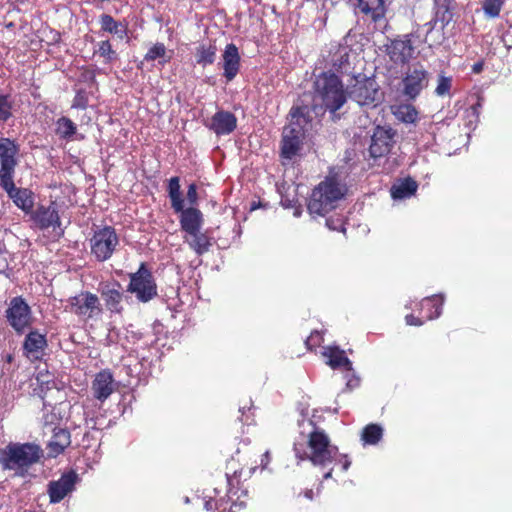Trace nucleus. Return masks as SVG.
Wrapping results in <instances>:
<instances>
[{"instance_id": "nucleus-45", "label": "nucleus", "mask_w": 512, "mask_h": 512, "mask_svg": "<svg viewBox=\"0 0 512 512\" xmlns=\"http://www.w3.org/2000/svg\"><path fill=\"white\" fill-rule=\"evenodd\" d=\"M186 199H187L188 203L190 204V207H194V205L197 204L198 193H197V186L195 183H191L188 186Z\"/></svg>"}, {"instance_id": "nucleus-42", "label": "nucleus", "mask_w": 512, "mask_h": 512, "mask_svg": "<svg viewBox=\"0 0 512 512\" xmlns=\"http://www.w3.org/2000/svg\"><path fill=\"white\" fill-rule=\"evenodd\" d=\"M241 473H242V470H235L233 472L232 475H230L229 473H226V478H227V484H228V495L229 496H234L237 494V491L235 490L236 489V484L238 485L239 484V478L241 476Z\"/></svg>"}, {"instance_id": "nucleus-29", "label": "nucleus", "mask_w": 512, "mask_h": 512, "mask_svg": "<svg viewBox=\"0 0 512 512\" xmlns=\"http://www.w3.org/2000/svg\"><path fill=\"white\" fill-rule=\"evenodd\" d=\"M418 188L415 180L407 178L391 188V196L393 199H406L413 196Z\"/></svg>"}, {"instance_id": "nucleus-17", "label": "nucleus", "mask_w": 512, "mask_h": 512, "mask_svg": "<svg viewBox=\"0 0 512 512\" xmlns=\"http://www.w3.org/2000/svg\"><path fill=\"white\" fill-rule=\"evenodd\" d=\"M0 185L19 209L26 214L32 212L34 207V193L30 189L17 188L14 184V178L0 182Z\"/></svg>"}, {"instance_id": "nucleus-19", "label": "nucleus", "mask_w": 512, "mask_h": 512, "mask_svg": "<svg viewBox=\"0 0 512 512\" xmlns=\"http://www.w3.org/2000/svg\"><path fill=\"white\" fill-rule=\"evenodd\" d=\"M206 126L217 136L228 135L236 129L237 118L229 111L220 110L212 116Z\"/></svg>"}, {"instance_id": "nucleus-1", "label": "nucleus", "mask_w": 512, "mask_h": 512, "mask_svg": "<svg viewBox=\"0 0 512 512\" xmlns=\"http://www.w3.org/2000/svg\"><path fill=\"white\" fill-rule=\"evenodd\" d=\"M303 419L298 421L300 436L294 442V452L299 460H309L319 468H325L340 463L343 471L351 465L346 454H341L336 445L330 443L324 430L318 428L313 421Z\"/></svg>"}, {"instance_id": "nucleus-8", "label": "nucleus", "mask_w": 512, "mask_h": 512, "mask_svg": "<svg viewBox=\"0 0 512 512\" xmlns=\"http://www.w3.org/2000/svg\"><path fill=\"white\" fill-rule=\"evenodd\" d=\"M7 323L17 334H23L33 324L32 309L22 296L10 299L5 310Z\"/></svg>"}, {"instance_id": "nucleus-41", "label": "nucleus", "mask_w": 512, "mask_h": 512, "mask_svg": "<svg viewBox=\"0 0 512 512\" xmlns=\"http://www.w3.org/2000/svg\"><path fill=\"white\" fill-rule=\"evenodd\" d=\"M88 102L87 92L85 90H78L74 96L71 108L84 110L88 107Z\"/></svg>"}, {"instance_id": "nucleus-22", "label": "nucleus", "mask_w": 512, "mask_h": 512, "mask_svg": "<svg viewBox=\"0 0 512 512\" xmlns=\"http://www.w3.org/2000/svg\"><path fill=\"white\" fill-rule=\"evenodd\" d=\"M93 395L96 399L103 402L114 391V379L110 371L102 370L96 374L92 383Z\"/></svg>"}, {"instance_id": "nucleus-20", "label": "nucleus", "mask_w": 512, "mask_h": 512, "mask_svg": "<svg viewBox=\"0 0 512 512\" xmlns=\"http://www.w3.org/2000/svg\"><path fill=\"white\" fill-rule=\"evenodd\" d=\"M33 219L40 229H48L52 227L53 230H56V228H58V231H56V234L58 236H61L64 233L60 227L61 222L58 211L53 205L48 207H39L35 211Z\"/></svg>"}, {"instance_id": "nucleus-49", "label": "nucleus", "mask_w": 512, "mask_h": 512, "mask_svg": "<svg viewBox=\"0 0 512 512\" xmlns=\"http://www.w3.org/2000/svg\"><path fill=\"white\" fill-rule=\"evenodd\" d=\"M217 504L218 502L213 500V499H209V500H206L205 503H204V508L207 510V511H211L213 510L215 507H217Z\"/></svg>"}, {"instance_id": "nucleus-53", "label": "nucleus", "mask_w": 512, "mask_h": 512, "mask_svg": "<svg viewBox=\"0 0 512 512\" xmlns=\"http://www.w3.org/2000/svg\"><path fill=\"white\" fill-rule=\"evenodd\" d=\"M321 469L326 470L323 475L324 479H329L332 477L333 465Z\"/></svg>"}, {"instance_id": "nucleus-25", "label": "nucleus", "mask_w": 512, "mask_h": 512, "mask_svg": "<svg viewBox=\"0 0 512 512\" xmlns=\"http://www.w3.org/2000/svg\"><path fill=\"white\" fill-rule=\"evenodd\" d=\"M444 303L443 295H434L426 297L421 301V314L424 320H433L442 313Z\"/></svg>"}, {"instance_id": "nucleus-21", "label": "nucleus", "mask_w": 512, "mask_h": 512, "mask_svg": "<svg viewBox=\"0 0 512 512\" xmlns=\"http://www.w3.org/2000/svg\"><path fill=\"white\" fill-rule=\"evenodd\" d=\"M222 59L223 76L227 82H230L237 76L240 69V54L237 46L233 43L227 44L222 54Z\"/></svg>"}, {"instance_id": "nucleus-54", "label": "nucleus", "mask_w": 512, "mask_h": 512, "mask_svg": "<svg viewBox=\"0 0 512 512\" xmlns=\"http://www.w3.org/2000/svg\"><path fill=\"white\" fill-rule=\"evenodd\" d=\"M304 497L309 499V500H312L314 498V492L312 489H307L304 491Z\"/></svg>"}, {"instance_id": "nucleus-48", "label": "nucleus", "mask_w": 512, "mask_h": 512, "mask_svg": "<svg viewBox=\"0 0 512 512\" xmlns=\"http://www.w3.org/2000/svg\"><path fill=\"white\" fill-rule=\"evenodd\" d=\"M326 225L331 230H338V227H340L341 231L345 232V228L343 227V224L339 223L338 225H336L335 221L332 220V219H327L326 220Z\"/></svg>"}, {"instance_id": "nucleus-11", "label": "nucleus", "mask_w": 512, "mask_h": 512, "mask_svg": "<svg viewBox=\"0 0 512 512\" xmlns=\"http://www.w3.org/2000/svg\"><path fill=\"white\" fill-rule=\"evenodd\" d=\"M69 311L79 318L87 321L96 318L102 313V306L96 294L82 291L68 299Z\"/></svg>"}, {"instance_id": "nucleus-2", "label": "nucleus", "mask_w": 512, "mask_h": 512, "mask_svg": "<svg viewBox=\"0 0 512 512\" xmlns=\"http://www.w3.org/2000/svg\"><path fill=\"white\" fill-rule=\"evenodd\" d=\"M348 90L343 87L341 79L334 73L323 72L314 82V110L318 107L329 111L333 116L346 103Z\"/></svg>"}, {"instance_id": "nucleus-40", "label": "nucleus", "mask_w": 512, "mask_h": 512, "mask_svg": "<svg viewBox=\"0 0 512 512\" xmlns=\"http://www.w3.org/2000/svg\"><path fill=\"white\" fill-rule=\"evenodd\" d=\"M451 88L452 78L442 74L439 75L437 86L435 88V94L439 97L449 96Z\"/></svg>"}, {"instance_id": "nucleus-38", "label": "nucleus", "mask_w": 512, "mask_h": 512, "mask_svg": "<svg viewBox=\"0 0 512 512\" xmlns=\"http://www.w3.org/2000/svg\"><path fill=\"white\" fill-rule=\"evenodd\" d=\"M451 18L452 13L447 7L439 8L435 14V18L425 24L427 27V33L431 32L438 22H441L442 28H444L450 22Z\"/></svg>"}, {"instance_id": "nucleus-37", "label": "nucleus", "mask_w": 512, "mask_h": 512, "mask_svg": "<svg viewBox=\"0 0 512 512\" xmlns=\"http://www.w3.org/2000/svg\"><path fill=\"white\" fill-rule=\"evenodd\" d=\"M96 53L104 59L106 64H110L118 59L116 51L112 48L108 40L100 41Z\"/></svg>"}, {"instance_id": "nucleus-13", "label": "nucleus", "mask_w": 512, "mask_h": 512, "mask_svg": "<svg viewBox=\"0 0 512 512\" xmlns=\"http://www.w3.org/2000/svg\"><path fill=\"white\" fill-rule=\"evenodd\" d=\"M397 132L390 126H376L371 135L369 153L373 158L388 155L396 143Z\"/></svg>"}, {"instance_id": "nucleus-9", "label": "nucleus", "mask_w": 512, "mask_h": 512, "mask_svg": "<svg viewBox=\"0 0 512 512\" xmlns=\"http://www.w3.org/2000/svg\"><path fill=\"white\" fill-rule=\"evenodd\" d=\"M348 97L361 107H375L382 100L379 86L371 77L356 78L355 83L348 87Z\"/></svg>"}, {"instance_id": "nucleus-39", "label": "nucleus", "mask_w": 512, "mask_h": 512, "mask_svg": "<svg viewBox=\"0 0 512 512\" xmlns=\"http://www.w3.org/2000/svg\"><path fill=\"white\" fill-rule=\"evenodd\" d=\"M504 0H484L483 11L489 18H496L499 16Z\"/></svg>"}, {"instance_id": "nucleus-47", "label": "nucleus", "mask_w": 512, "mask_h": 512, "mask_svg": "<svg viewBox=\"0 0 512 512\" xmlns=\"http://www.w3.org/2000/svg\"><path fill=\"white\" fill-rule=\"evenodd\" d=\"M405 321H406V324L410 325V326H421V325H423L425 320H421L420 318L415 317L412 314H409V315H406Z\"/></svg>"}, {"instance_id": "nucleus-52", "label": "nucleus", "mask_w": 512, "mask_h": 512, "mask_svg": "<svg viewBox=\"0 0 512 512\" xmlns=\"http://www.w3.org/2000/svg\"><path fill=\"white\" fill-rule=\"evenodd\" d=\"M482 70H483V62H476L472 66V72L475 73V74L480 73Z\"/></svg>"}, {"instance_id": "nucleus-44", "label": "nucleus", "mask_w": 512, "mask_h": 512, "mask_svg": "<svg viewBox=\"0 0 512 512\" xmlns=\"http://www.w3.org/2000/svg\"><path fill=\"white\" fill-rule=\"evenodd\" d=\"M482 108V102L479 98L477 103L473 105L468 111L467 116L468 118H472L469 120V124L477 123L479 119L480 109Z\"/></svg>"}, {"instance_id": "nucleus-36", "label": "nucleus", "mask_w": 512, "mask_h": 512, "mask_svg": "<svg viewBox=\"0 0 512 512\" xmlns=\"http://www.w3.org/2000/svg\"><path fill=\"white\" fill-rule=\"evenodd\" d=\"M14 102L9 94L0 93V121L6 122L13 116Z\"/></svg>"}, {"instance_id": "nucleus-30", "label": "nucleus", "mask_w": 512, "mask_h": 512, "mask_svg": "<svg viewBox=\"0 0 512 512\" xmlns=\"http://www.w3.org/2000/svg\"><path fill=\"white\" fill-rule=\"evenodd\" d=\"M358 7L363 13L370 14L375 22L385 14L383 0H358Z\"/></svg>"}, {"instance_id": "nucleus-28", "label": "nucleus", "mask_w": 512, "mask_h": 512, "mask_svg": "<svg viewBox=\"0 0 512 512\" xmlns=\"http://www.w3.org/2000/svg\"><path fill=\"white\" fill-rule=\"evenodd\" d=\"M185 242L188 243L190 248L194 250L197 255H203L211 246L209 237L201 232V230L188 234L187 237H185Z\"/></svg>"}, {"instance_id": "nucleus-4", "label": "nucleus", "mask_w": 512, "mask_h": 512, "mask_svg": "<svg viewBox=\"0 0 512 512\" xmlns=\"http://www.w3.org/2000/svg\"><path fill=\"white\" fill-rule=\"evenodd\" d=\"M290 116V124L283 131L281 147V155L286 159H292L299 152L306 126L311 121L307 106L293 107Z\"/></svg>"}, {"instance_id": "nucleus-50", "label": "nucleus", "mask_w": 512, "mask_h": 512, "mask_svg": "<svg viewBox=\"0 0 512 512\" xmlns=\"http://www.w3.org/2000/svg\"><path fill=\"white\" fill-rule=\"evenodd\" d=\"M269 462H270V453H269V451H266L262 455V458H261L262 469H265L267 467V465L269 464Z\"/></svg>"}, {"instance_id": "nucleus-26", "label": "nucleus", "mask_w": 512, "mask_h": 512, "mask_svg": "<svg viewBox=\"0 0 512 512\" xmlns=\"http://www.w3.org/2000/svg\"><path fill=\"white\" fill-rule=\"evenodd\" d=\"M71 443L70 432L64 428H54L51 440L48 443L49 453L52 456L61 454Z\"/></svg>"}, {"instance_id": "nucleus-16", "label": "nucleus", "mask_w": 512, "mask_h": 512, "mask_svg": "<svg viewBox=\"0 0 512 512\" xmlns=\"http://www.w3.org/2000/svg\"><path fill=\"white\" fill-rule=\"evenodd\" d=\"M104 304L111 313L120 314L123 311V289L122 285L116 281L101 282L98 286Z\"/></svg>"}, {"instance_id": "nucleus-43", "label": "nucleus", "mask_w": 512, "mask_h": 512, "mask_svg": "<svg viewBox=\"0 0 512 512\" xmlns=\"http://www.w3.org/2000/svg\"><path fill=\"white\" fill-rule=\"evenodd\" d=\"M323 341V337L321 333L317 330L311 332L309 337L306 339L305 344L308 347V349H313L318 347L321 342Z\"/></svg>"}, {"instance_id": "nucleus-24", "label": "nucleus", "mask_w": 512, "mask_h": 512, "mask_svg": "<svg viewBox=\"0 0 512 512\" xmlns=\"http://www.w3.org/2000/svg\"><path fill=\"white\" fill-rule=\"evenodd\" d=\"M47 345L45 335L37 330L30 331L24 340L23 350L27 357L38 358Z\"/></svg>"}, {"instance_id": "nucleus-18", "label": "nucleus", "mask_w": 512, "mask_h": 512, "mask_svg": "<svg viewBox=\"0 0 512 512\" xmlns=\"http://www.w3.org/2000/svg\"><path fill=\"white\" fill-rule=\"evenodd\" d=\"M78 475L74 471H69L61 475L58 480L50 481L47 488L50 503L61 502L68 494L75 489Z\"/></svg>"}, {"instance_id": "nucleus-10", "label": "nucleus", "mask_w": 512, "mask_h": 512, "mask_svg": "<svg viewBox=\"0 0 512 512\" xmlns=\"http://www.w3.org/2000/svg\"><path fill=\"white\" fill-rule=\"evenodd\" d=\"M118 245L119 237L111 226L95 230L90 239L91 253L100 262L110 259Z\"/></svg>"}, {"instance_id": "nucleus-6", "label": "nucleus", "mask_w": 512, "mask_h": 512, "mask_svg": "<svg viewBox=\"0 0 512 512\" xmlns=\"http://www.w3.org/2000/svg\"><path fill=\"white\" fill-rule=\"evenodd\" d=\"M344 196L340 184L332 178H326L312 191L307 208L310 214L324 216L336 208L337 202Z\"/></svg>"}, {"instance_id": "nucleus-56", "label": "nucleus", "mask_w": 512, "mask_h": 512, "mask_svg": "<svg viewBox=\"0 0 512 512\" xmlns=\"http://www.w3.org/2000/svg\"><path fill=\"white\" fill-rule=\"evenodd\" d=\"M237 506H238L237 504L232 505V506L230 507V512H236V511L234 510V508H235V507H237Z\"/></svg>"}, {"instance_id": "nucleus-55", "label": "nucleus", "mask_w": 512, "mask_h": 512, "mask_svg": "<svg viewBox=\"0 0 512 512\" xmlns=\"http://www.w3.org/2000/svg\"><path fill=\"white\" fill-rule=\"evenodd\" d=\"M301 213H302L301 208H300V207H295V209H294V213H293V214H294V216H295V217H299V216H301Z\"/></svg>"}, {"instance_id": "nucleus-31", "label": "nucleus", "mask_w": 512, "mask_h": 512, "mask_svg": "<svg viewBox=\"0 0 512 512\" xmlns=\"http://www.w3.org/2000/svg\"><path fill=\"white\" fill-rule=\"evenodd\" d=\"M396 119L405 124H413L418 119V111L411 104H400L393 108Z\"/></svg>"}, {"instance_id": "nucleus-32", "label": "nucleus", "mask_w": 512, "mask_h": 512, "mask_svg": "<svg viewBox=\"0 0 512 512\" xmlns=\"http://www.w3.org/2000/svg\"><path fill=\"white\" fill-rule=\"evenodd\" d=\"M217 48L213 44H200L196 49V61L199 65L205 67L214 63L216 59Z\"/></svg>"}, {"instance_id": "nucleus-33", "label": "nucleus", "mask_w": 512, "mask_h": 512, "mask_svg": "<svg viewBox=\"0 0 512 512\" xmlns=\"http://www.w3.org/2000/svg\"><path fill=\"white\" fill-rule=\"evenodd\" d=\"M55 131L59 138L71 140L77 132V126L70 118L63 116L56 121Z\"/></svg>"}, {"instance_id": "nucleus-34", "label": "nucleus", "mask_w": 512, "mask_h": 512, "mask_svg": "<svg viewBox=\"0 0 512 512\" xmlns=\"http://www.w3.org/2000/svg\"><path fill=\"white\" fill-rule=\"evenodd\" d=\"M383 435V429L377 424L367 425L361 435V439L364 445H375L377 444Z\"/></svg>"}, {"instance_id": "nucleus-57", "label": "nucleus", "mask_w": 512, "mask_h": 512, "mask_svg": "<svg viewBox=\"0 0 512 512\" xmlns=\"http://www.w3.org/2000/svg\"><path fill=\"white\" fill-rule=\"evenodd\" d=\"M257 207H258V205H257V204H255V203H253V204L251 205V210H255Z\"/></svg>"}, {"instance_id": "nucleus-14", "label": "nucleus", "mask_w": 512, "mask_h": 512, "mask_svg": "<svg viewBox=\"0 0 512 512\" xmlns=\"http://www.w3.org/2000/svg\"><path fill=\"white\" fill-rule=\"evenodd\" d=\"M428 72L420 65L408 69L402 79V95L409 100H415L423 89L428 86Z\"/></svg>"}, {"instance_id": "nucleus-5", "label": "nucleus", "mask_w": 512, "mask_h": 512, "mask_svg": "<svg viewBox=\"0 0 512 512\" xmlns=\"http://www.w3.org/2000/svg\"><path fill=\"white\" fill-rule=\"evenodd\" d=\"M167 190L171 208L175 213H180L179 222L182 231L188 235L201 230L203 225V214L195 207L184 208L185 200L182 197L180 190L179 177L175 176L170 178Z\"/></svg>"}, {"instance_id": "nucleus-7", "label": "nucleus", "mask_w": 512, "mask_h": 512, "mask_svg": "<svg viewBox=\"0 0 512 512\" xmlns=\"http://www.w3.org/2000/svg\"><path fill=\"white\" fill-rule=\"evenodd\" d=\"M130 282L127 292L134 294L139 302L147 303L157 296V285L151 271L145 263L129 275Z\"/></svg>"}, {"instance_id": "nucleus-27", "label": "nucleus", "mask_w": 512, "mask_h": 512, "mask_svg": "<svg viewBox=\"0 0 512 512\" xmlns=\"http://www.w3.org/2000/svg\"><path fill=\"white\" fill-rule=\"evenodd\" d=\"M99 22L102 31L114 34L120 40H123L127 36V25L120 21H116L111 15H100Z\"/></svg>"}, {"instance_id": "nucleus-15", "label": "nucleus", "mask_w": 512, "mask_h": 512, "mask_svg": "<svg viewBox=\"0 0 512 512\" xmlns=\"http://www.w3.org/2000/svg\"><path fill=\"white\" fill-rule=\"evenodd\" d=\"M411 37V34H406L390 40L385 45V52L392 62L405 64L413 57L415 47L412 44Z\"/></svg>"}, {"instance_id": "nucleus-51", "label": "nucleus", "mask_w": 512, "mask_h": 512, "mask_svg": "<svg viewBox=\"0 0 512 512\" xmlns=\"http://www.w3.org/2000/svg\"><path fill=\"white\" fill-rule=\"evenodd\" d=\"M281 205L284 207V208H292L294 207V201L293 200H290L288 198H284L282 197L281 199Z\"/></svg>"}, {"instance_id": "nucleus-35", "label": "nucleus", "mask_w": 512, "mask_h": 512, "mask_svg": "<svg viewBox=\"0 0 512 512\" xmlns=\"http://www.w3.org/2000/svg\"><path fill=\"white\" fill-rule=\"evenodd\" d=\"M160 59L162 65L170 61V56H167V49L163 43H155L144 56V60L147 62Z\"/></svg>"}, {"instance_id": "nucleus-12", "label": "nucleus", "mask_w": 512, "mask_h": 512, "mask_svg": "<svg viewBox=\"0 0 512 512\" xmlns=\"http://www.w3.org/2000/svg\"><path fill=\"white\" fill-rule=\"evenodd\" d=\"M19 150L15 140L0 137V182L14 178Z\"/></svg>"}, {"instance_id": "nucleus-23", "label": "nucleus", "mask_w": 512, "mask_h": 512, "mask_svg": "<svg viewBox=\"0 0 512 512\" xmlns=\"http://www.w3.org/2000/svg\"><path fill=\"white\" fill-rule=\"evenodd\" d=\"M323 356L327 358V365L332 369H343L346 372L352 371V362L345 355L344 350L337 346H328L324 348Z\"/></svg>"}, {"instance_id": "nucleus-3", "label": "nucleus", "mask_w": 512, "mask_h": 512, "mask_svg": "<svg viewBox=\"0 0 512 512\" xmlns=\"http://www.w3.org/2000/svg\"><path fill=\"white\" fill-rule=\"evenodd\" d=\"M42 456L43 451L36 444L9 443L0 450V465L3 470H12L15 476L24 477Z\"/></svg>"}, {"instance_id": "nucleus-46", "label": "nucleus", "mask_w": 512, "mask_h": 512, "mask_svg": "<svg viewBox=\"0 0 512 512\" xmlns=\"http://www.w3.org/2000/svg\"><path fill=\"white\" fill-rule=\"evenodd\" d=\"M345 378L347 379L346 386L349 389H353V388L359 386L360 380L355 375L353 370L351 372H347V374L345 375Z\"/></svg>"}]
</instances>
